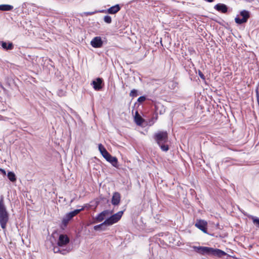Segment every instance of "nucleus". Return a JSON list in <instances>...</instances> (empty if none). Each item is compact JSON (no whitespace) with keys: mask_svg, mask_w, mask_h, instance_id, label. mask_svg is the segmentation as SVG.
<instances>
[{"mask_svg":"<svg viewBox=\"0 0 259 259\" xmlns=\"http://www.w3.org/2000/svg\"><path fill=\"white\" fill-rule=\"evenodd\" d=\"M103 82V80L101 78H97L96 80H93L92 82V84L93 86V88L96 91H99L102 89L101 84Z\"/></svg>","mask_w":259,"mask_h":259,"instance_id":"12","label":"nucleus"},{"mask_svg":"<svg viewBox=\"0 0 259 259\" xmlns=\"http://www.w3.org/2000/svg\"><path fill=\"white\" fill-rule=\"evenodd\" d=\"M157 117H158V116L156 115L155 116V117L153 118V119H154V121H153V120H152L149 121V125H151L153 124L155 122V121L157 119Z\"/></svg>","mask_w":259,"mask_h":259,"instance_id":"28","label":"nucleus"},{"mask_svg":"<svg viewBox=\"0 0 259 259\" xmlns=\"http://www.w3.org/2000/svg\"><path fill=\"white\" fill-rule=\"evenodd\" d=\"M0 259H2L1 258H0Z\"/></svg>","mask_w":259,"mask_h":259,"instance_id":"30","label":"nucleus"},{"mask_svg":"<svg viewBox=\"0 0 259 259\" xmlns=\"http://www.w3.org/2000/svg\"><path fill=\"white\" fill-rule=\"evenodd\" d=\"M84 209V207H82L80 209H77L72 211L69 212L67 213L63 219L62 223L64 225H66L68 222L72 219L73 217L77 215L81 211Z\"/></svg>","mask_w":259,"mask_h":259,"instance_id":"6","label":"nucleus"},{"mask_svg":"<svg viewBox=\"0 0 259 259\" xmlns=\"http://www.w3.org/2000/svg\"><path fill=\"white\" fill-rule=\"evenodd\" d=\"M214 8L219 12L226 13L228 11L227 6L224 4H218L214 6Z\"/></svg>","mask_w":259,"mask_h":259,"instance_id":"13","label":"nucleus"},{"mask_svg":"<svg viewBox=\"0 0 259 259\" xmlns=\"http://www.w3.org/2000/svg\"><path fill=\"white\" fill-rule=\"evenodd\" d=\"M0 45L2 46L3 49L7 50H12L13 48V45L12 42H9L8 45L7 42H4L3 41H1Z\"/></svg>","mask_w":259,"mask_h":259,"instance_id":"17","label":"nucleus"},{"mask_svg":"<svg viewBox=\"0 0 259 259\" xmlns=\"http://www.w3.org/2000/svg\"><path fill=\"white\" fill-rule=\"evenodd\" d=\"M91 46L95 48H99L103 45V41L100 36L95 37L91 41Z\"/></svg>","mask_w":259,"mask_h":259,"instance_id":"9","label":"nucleus"},{"mask_svg":"<svg viewBox=\"0 0 259 259\" xmlns=\"http://www.w3.org/2000/svg\"><path fill=\"white\" fill-rule=\"evenodd\" d=\"M104 21L108 24H110L112 22L111 17L108 15H106L104 17Z\"/></svg>","mask_w":259,"mask_h":259,"instance_id":"23","label":"nucleus"},{"mask_svg":"<svg viewBox=\"0 0 259 259\" xmlns=\"http://www.w3.org/2000/svg\"><path fill=\"white\" fill-rule=\"evenodd\" d=\"M253 224L257 225L259 227V219L255 217H251Z\"/></svg>","mask_w":259,"mask_h":259,"instance_id":"24","label":"nucleus"},{"mask_svg":"<svg viewBox=\"0 0 259 259\" xmlns=\"http://www.w3.org/2000/svg\"><path fill=\"white\" fill-rule=\"evenodd\" d=\"M108 162H110L113 166L117 167L118 165V160L116 157L111 156L108 153L104 157H103Z\"/></svg>","mask_w":259,"mask_h":259,"instance_id":"10","label":"nucleus"},{"mask_svg":"<svg viewBox=\"0 0 259 259\" xmlns=\"http://www.w3.org/2000/svg\"><path fill=\"white\" fill-rule=\"evenodd\" d=\"M8 178L12 182H15L16 181V177L15 173L13 171H9L7 175Z\"/></svg>","mask_w":259,"mask_h":259,"instance_id":"21","label":"nucleus"},{"mask_svg":"<svg viewBox=\"0 0 259 259\" xmlns=\"http://www.w3.org/2000/svg\"><path fill=\"white\" fill-rule=\"evenodd\" d=\"M9 220V213L4 202V197L0 198V225L3 230H6Z\"/></svg>","mask_w":259,"mask_h":259,"instance_id":"3","label":"nucleus"},{"mask_svg":"<svg viewBox=\"0 0 259 259\" xmlns=\"http://www.w3.org/2000/svg\"><path fill=\"white\" fill-rule=\"evenodd\" d=\"M135 121L137 125H141L144 122V119L139 114L138 112H136L135 116Z\"/></svg>","mask_w":259,"mask_h":259,"instance_id":"18","label":"nucleus"},{"mask_svg":"<svg viewBox=\"0 0 259 259\" xmlns=\"http://www.w3.org/2000/svg\"><path fill=\"white\" fill-rule=\"evenodd\" d=\"M240 15L242 18H240L238 16L235 19V21L238 24H241L247 22L248 19L249 18V13L246 10H243L240 12Z\"/></svg>","mask_w":259,"mask_h":259,"instance_id":"7","label":"nucleus"},{"mask_svg":"<svg viewBox=\"0 0 259 259\" xmlns=\"http://www.w3.org/2000/svg\"><path fill=\"white\" fill-rule=\"evenodd\" d=\"M97 11H94V12H84L83 14L85 16H89V15H92L96 13Z\"/></svg>","mask_w":259,"mask_h":259,"instance_id":"25","label":"nucleus"},{"mask_svg":"<svg viewBox=\"0 0 259 259\" xmlns=\"http://www.w3.org/2000/svg\"><path fill=\"white\" fill-rule=\"evenodd\" d=\"M109 213L108 210H104L98 214L95 220L96 222H102L105 218L106 216Z\"/></svg>","mask_w":259,"mask_h":259,"instance_id":"14","label":"nucleus"},{"mask_svg":"<svg viewBox=\"0 0 259 259\" xmlns=\"http://www.w3.org/2000/svg\"><path fill=\"white\" fill-rule=\"evenodd\" d=\"M99 150L103 157H104L109 152L106 150L105 147L101 144L98 145Z\"/></svg>","mask_w":259,"mask_h":259,"instance_id":"20","label":"nucleus"},{"mask_svg":"<svg viewBox=\"0 0 259 259\" xmlns=\"http://www.w3.org/2000/svg\"><path fill=\"white\" fill-rule=\"evenodd\" d=\"M120 10V7L118 4L115 5V6H113L109 9H108L107 10H102L100 11V12H104L110 14H115L117 13L118 11H119Z\"/></svg>","mask_w":259,"mask_h":259,"instance_id":"11","label":"nucleus"},{"mask_svg":"<svg viewBox=\"0 0 259 259\" xmlns=\"http://www.w3.org/2000/svg\"><path fill=\"white\" fill-rule=\"evenodd\" d=\"M13 9V6L10 5H0V11H9Z\"/></svg>","mask_w":259,"mask_h":259,"instance_id":"19","label":"nucleus"},{"mask_svg":"<svg viewBox=\"0 0 259 259\" xmlns=\"http://www.w3.org/2000/svg\"><path fill=\"white\" fill-rule=\"evenodd\" d=\"M108 226L107 224L106 223V221H105L103 223L98 225L95 226L94 227V229L96 231L101 230L104 231L106 229V226Z\"/></svg>","mask_w":259,"mask_h":259,"instance_id":"16","label":"nucleus"},{"mask_svg":"<svg viewBox=\"0 0 259 259\" xmlns=\"http://www.w3.org/2000/svg\"><path fill=\"white\" fill-rule=\"evenodd\" d=\"M207 223L204 220H197L195 224V226L201 230L203 233L207 234Z\"/></svg>","mask_w":259,"mask_h":259,"instance_id":"8","label":"nucleus"},{"mask_svg":"<svg viewBox=\"0 0 259 259\" xmlns=\"http://www.w3.org/2000/svg\"><path fill=\"white\" fill-rule=\"evenodd\" d=\"M154 139L163 151L166 152L169 147L165 144L168 141V134L166 131H159L154 135Z\"/></svg>","mask_w":259,"mask_h":259,"instance_id":"4","label":"nucleus"},{"mask_svg":"<svg viewBox=\"0 0 259 259\" xmlns=\"http://www.w3.org/2000/svg\"><path fill=\"white\" fill-rule=\"evenodd\" d=\"M194 250L202 255H213L218 257H222L226 254L224 251L212 247L206 246H193Z\"/></svg>","mask_w":259,"mask_h":259,"instance_id":"2","label":"nucleus"},{"mask_svg":"<svg viewBox=\"0 0 259 259\" xmlns=\"http://www.w3.org/2000/svg\"><path fill=\"white\" fill-rule=\"evenodd\" d=\"M70 239L67 235L60 234L57 241V245L53 247L54 253H60L63 255H66L70 252L72 249L71 246H68Z\"/></svg>","mask_w":259,"mask_h":259,"instance_id":"1","label":"nucleus"},{"mask_svg":"<svg viewBox=\"0 0 259 259\" xmlns=\"http://www.w3.org/2000/svg\"><path fill=\"white\" fill-rule=\"evenodd\" d=\"M146 100V97L145 96H141L138 99V101L139 102H143Z\"/></svg>","mask_w":259,"mask_h":259,"instance_id":"26","label":"nucleus"},{"mask_svg":"<svg viewBox=\"0 0 259 259\" xmlns=\"http://www.w3.org/2000/svg\"><path fill=\"white\" fill-rule=\"evenodd\" d=\"M0 171H1L2 173L3 174H4V175H6V171L4 169L0 168Z\"/></svg>","mask_w":259,"mask_h":259,"instance_id":"29","label":"nucleus"},{"mask_svg":"<svg viewBox=\"0 0 259 259\" xmlns=\"http://www.w3.org/2000/svg\"><path fill=\"white\" fill-rule=\"evenodd\" d=\"M123 213V211H119L116 213L111 215L109 218L105 220L106 223L108 226H111L117 222H118L122 217Z\"/></svg>","mask_w":259,"mask_h":259,"instance_id":"5","label":"nucleus"},{"mask_svg":"<svg viewBox=\"0 0 259 259\" xmlns=\"http://www.w3.org/2000/svg\"><path fill=\"white\" fill-rule=\"evenodd\" d=\"M198 75L199 76H200V77L204 80L205 79V76L204 75V74L202 73V72L201 71H200V70L198 72Z\"/></svg>","mask_w":259,"mask_h":259,"instance_id":"27","label":"nucleus"},{"mask_svg":"<svg viewBox=\"0 0 259 259\" xmlns=\"http://www.w3.org/2000/svg\"><path fill=\"white\" fill-rule=\"evenodd\" d=\"M120 201V195L118 192H115L112 197L111 203L114 205H117Z\"/></svg>","mask_w":259,"mask_h":259,"instance_id":"15","label":"nucleus"},{"mask_svg":"<svg viewBox=\"0 0 259 259\" xmlns=\"http://www.w3.org/2000/svg\"><path fill=\"white\" fill-rule=\"evenodd\" d=\"M138 95V91L137 90H135V89H133L132 90L130 93V96L133 98H134V97H137V96Z\"/></svg>","mask_w":259,"mask_h":259,"instance_id":"22","label":"nucleus"}]
</instances>
